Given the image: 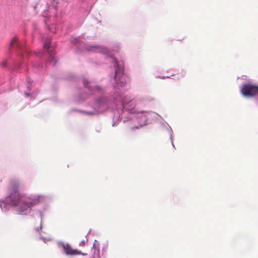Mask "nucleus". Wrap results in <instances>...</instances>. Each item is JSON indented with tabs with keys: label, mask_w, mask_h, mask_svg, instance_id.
<instances>
[{
	"label": "nucleus",
	"mask_w": 258,
	"mask_h": 258,
	"mask_svg": "<svg viewBox=\"0 0 258 258\" xmlns=\"http://www.w3.org/2000/svg\"><path fill=\"white\" fill-rule=\"evenodd\" d=\"M17 38L16 37H14L12 40H11V42L10 44V48L13 47V45L17 42Z\"/></svg>",
	"instance_id": "0eeeda50"
},
{
	"label": "nucleus",
	"mask_w": 258,
	"mask_h": 258,
	"mask_svg": "<svg viewBox=\"0 0 258 258\" xmlns=\"http://www.w3.org/2000/svg\"><path fill=\"white\" fill-rule=\"evenodd\" d=\"M139 126H136V127H132L131 129H132V131H134L135 129H139Z\"/></svg>",
	"instance_id": "9b49d317"
},
{
	"label": "nucleus",
	"mask_w": 258,
	"mask_h": 258,
	"mask_svg": "<svg viewBox=\"0 0 258 258\" xmlns=\"http://www.w3.org/2000/svg\"><path fill=\"white\" fill-rule=\"evenodd\" d=\"M85 113H87L88 114H92L93 113L91 112H85Z\"/></svg>",
	"instance_id": "2eb2a0df"
},
{
	"label": "nucleus",
	"mask_w": 258,
	"mask_h": 258,
	"mask_svg": "<svg viewBox=\"0 0 258 258\" xmlns=\"http://www.w3.org/2000/svg\"><path fill=\"white\" fill-rule=\"evenodd\" d=\"M20 182L18 180H12L9 184L10 195L7 198V201L13 206L17 207L21 214H27L31 211V208L38 204L40 197H26L19 192Z\"/></svg>",
	"instance_id": "f257e3e1"
},
{
	"label": "nucleus",
	"mask_w": 258,
	"mask_h": 258,
	"mask_svg": "<svg viewBox=\"0 0 258 258\" xmlns=\"http://www.w3.org/2000/svg\"><path fill=\"white\" fill-rule=\"evenodd\" d=\"M122 105L124 108H127V107H126L127 104L125 102H123Z\"/></svg>",
	"instance_id": "9d476101"
},
{
	"label": "nucleus",
	"mask_w": 258,
	"mask_h": 258,
	"mask_svg": "<svg viewBox=\"0 0 258 258\" xmlns=\"http://www.w3.org/2000/svg\"><path fill=\"white\" fill-rule=\"evenodd\" d=\"M36 230L38 231H39L38 228L36 229Z\"/></svg>",
	"instance_id": "f3484780"
},
{
	"label": "nucleus",
	"mask_w": 258,
	"mask_h": 258,
	"mask_svg": "<svg viewBox=\"0 0 258 258\" xmlns=\"http://www.w3.org/2000/svg\"><path fill=\"white\" fill-rule=\"evenodd\" d=\"M50 39L46 40V42L44 44L43 47L45 49H48L50 47Z\"/></svg>",
	"instance_id": "423d86ee"
},
{
	"label": "nucleus",
	"mask_w": 258,
	"mask_h": 258,
	"mask_svg": "<svg viewBox=\"0 0 258 258\" xmlns=\"http://www.w3.org/2000/svg\"><path fill=\"white\" fill-rule=\"evenodd\" d=\"M240 92L243 96L251 97L258 95V86L250 83L245 84L242 85Z\"/></svg>",
	"instance_id": "f03ea898"
},
{
	"label": "nucleus",
	"mask_w": 258,
	"mask_h": 258,
	"mask_svg": "<svg viewBox=\"0 0 258 258\" xmlns=\"http://www.w3.org/2000/svg\"><path fill=\"white\" fill-rule=\"evenodd\" d=\"M7 64V61L6 60H5L1 62V65L2 67H6Z\"/></svg>",
	"instance_id": "6e6552de"
},
{
	"label": "nucleus",
	"mask_w": 258,
	"mask_h": 258,
	"mask_svg": "<svg viewBox=\"0 0 258 258\" xmlns=\"http://www.w3.org/2000/svg\"><path fill=\"white\" fill-rule=\"evenodd\" d=\"M93 249H97V248H96V245H95V242H94V243L93 244Z\"/></svg>",
	"instance_id": "ddd939ff"
},
{
	"label": "nucleus",
	"mask_w": 258,
	"mask_h": 258,
	"mask_svg": "<svg viewBox=\"0 0 258 258\" xmlns=\"http://www.w3.org/2000/svg\"><path fill=\"white\" fill-rule=\"evenodd\" d=\"M85 240H83L80 243V245L84 246L85 245Z\"/></svg>",
	"instance_id": "1a4fd4ad"
},
{
	"label": "nucleus",
	"mask_w": 258,
	"mask_h": 258,
	"mask_svg": "<svg viewBox=\"0 0 258 258\" xmlns=\"http://www.w3.org/2000/svg\"><path fill=\"white\" fill-rule=\"evenodd\" d=\"M48 53L49 55V61L52 65H54L57 62L56 58L54 57V53L51 50H48Z\"/></svg>",
	"instance_id": "39448f33"
},
{
	"label": "nucleus",
	"mask_w": 258,
	"mask_h": 258,
	"mask_svg": "<svg viewBox=\"0 0 258 258\" xmlns=\"http://www.w3.org/2000/svg\"><path fill=\"white\" fill-rule=\"evenodd\" d=\"M42 228V226H41V224H40V229H41Z\"/></svg>",
	"instance_id": "dca6fc26"
},
{
	"label": "nucleus",
	"mask_w": 258,
	"mask_h": 258,
	"mask_svg": "<svg viewBox=\"0 0 258 258\" xmlns=\"http://www.w3.org/2000/svg\"><path fill=\"white\" fill-rule=\"evenodd\" d=\"M62 247L65 253L67 255H74L78 253L77 250L73 249L68 244L63 243Z\"/></svg>",
	"instance_id": "20e7f679"
},
{
	"label": "nucleus",
	"mask_w": 258,
	"mask_h": 258,
	"mask_svg": "<svg viewBox=\"0 0 258 258\" xmlns=\"http://www.w3.org/2000/svg\"><path fill=\"white\" fill-rule=\"evenodd\" d=\"M115 62L117 63V60L115 59Z\"/></svg>",
	"instance_id": "a211bd4d"
},
{
	"label": "nucleus",
	"mask_w": 258,
	"mask_h": 258,
	"mask_svg": "<svg viewBox=\"0 0 258 258\" xmlns=\"http://www.w3.org/2000/svg\"><path fill=\"white\" fill-rule=\"evenodd\" d=\"M84 86H86V84H88V82L86 80H83Z\"/></svg>",
	"instance_id": "f8f14e48"
},
{
	"label": "nucleus",
	"mask_w": 258,
	"mask_h": 258,
	"mask_svg": "<svg viewBox=\"0 0 258 258\" xmlns=\"http://www.w3.org/2000/svg\"><path fill=\"white\" fill-rule=\"evenodd\" d=\"M114 80L116 82V85L120 87L123 86L128 80L127 76H125L122 73V70L121 68H117L115 70V75Z\"/></svg>",
	"instance_id": "7ed1b4c3"
},
{
	"label": "nucleus",
	"mask_w": 258,
	"mask_h": 258,
	"mask_svg": "<svg viewBox=\"0 0 258 258\" xmlns=\"http://www.w3.org/2000/svg\"><path fill=\"white\" fill-rule=\"evenodd\" d=\"M130 103L133 105V107H134L135 106V104H134V103L133 102V101H130Z\"/></svg>",
	"instance_id": "4468645a"
}]
</instances>
